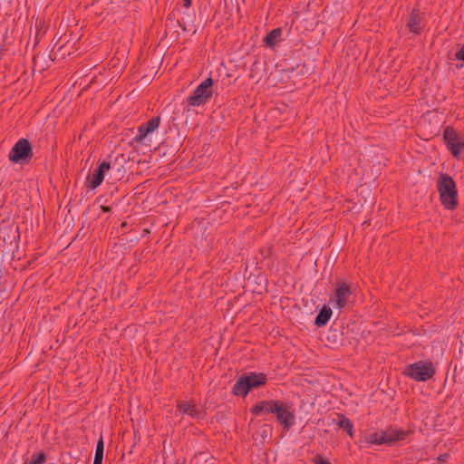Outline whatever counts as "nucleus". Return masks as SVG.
<instances>
[{
	"label": "nucleus",
	"mask_w": 464,
	"mask_h": 464,
	"mask_svg": "<svg viewBox=\"0 0 464 464\" xmlns=\"http://www.w3.org/2000/svg\"><path fill=\"white\" fill-rule=\"evenodd\" d=\"M277 402L278 401L273 400L260 401L250 409V412L254 415H259L262 412L274 413L278 411Z\"/></svg>",
	"instance_id": "obj_13"
},
{
	"label": "nucleus",
	"mask_w": 464,
	"mask_h": 464,
	"mask_svg": "<svg viewBox=\"0 0 464 464\" xmlns=\"http://www.w3.org/2000/svg\"><path fill=\"white\" fill-rule=\"evenodd\" d=\"M262 429V437L265 438L267 436L268 432L271 431V429L268 425H265Z\"/></svg>",
	"instance_id": "obj_22"
},
{
	"label": "nucleus",
	"mask_w": 464,
	"mask_h": 464,
	"mask_svg": "<svg viewBox=\"0 0 464 464\" xmlns=\"http://www.w3.org/2000/svg\"><path fill=\"white\" fill-rule=\"evenodd\" d=\"M266 381V377L264 373L252 372L240 376L233 386V393L237 396L246 397L251 389L264 385Z\"/></svg>",
	"instance_id": "obj_2"
},
{
	"label": "nucleus",
	"mask_w": 464,
	"mask_h": 464,
	"mask_svg": "<svg viewBox=\"0 0 464 464\" xmlns=\"http://www.w3.org/2000/svg\"><path fill=\"white\" fill-rule=\"evenodd\" d=\"M111 169V164L107 161H102L97 167L92 174H90L87 178L88 188L95 189L103 181L105 173Z\"/></svg>",
	"instance_id": "obj_10"
},
{
	"label": "nucleus",
	"mask_w": 464,
	"mask_h": 464,
	"mask_svg": "<svg viewBox=\"0 0 464 464\" xmlns=\"http://www.w3.org/2000/svg\"><path fill=\"white\" fill-rule=\"evenodd\" d=\"M332 315V310L330 307L324 305L315 317L314 324L321 327L327 324Z\"/></svg>",
	"instance_id": "obj_15"
},
{
	"label": "nucleus",
	"mask_w": 464,
	"mask_h": 464,
	"mask_svg": "<svg viewBox=\"0 0 464 464\" xmlns=\"http://www.w3.org/2000/svg\"><path fill=\"white\" fill-rule=\"evenodd\" d=\"M437 189L441 204L447 209H455L458 206V191L455 181L446 173H441L437 180Z\"/></svg>",
	"instance_id": "obj_1"
},
{
	"label": "nucleus",
	"mask_w": 464,
	"mask_h": 464,
	"mask_svg": "<svg viewBox=\"0 0 464 464\" xmlns=\"http://www.w3.org/2000/svg\"><path fill=\"white\" fill-rule=\"evenodd\" d=\"M102 210L104 212H108L110 210V208L109 207H102Z\"/></svg>",
	"instance_id": "obj_27"
},
{
	"label": "nucleus",
	"mask_w": 464,
	"mask_h": 464,
	"mask_svg": "<svg viewBox=\"0 0 464 464\" xmlns=\"http://www.w3.org/2000/svg\"><path fill=\"white\" fill-rule=\"evenodd\" d=\"M160 123V117L156 116L150 119L147 122L138 127V134L133 138V141L139 144L144 143L146 137L157 130Z\"/></svg>",
	"instance_id": "obj_9"
},
{
	"label": "nucleus",
	"mask_w": 464,
	"mask_h": 464,
	"mask_svg": "<svg viewBox=\"0 0 464 464\" xmlns=\"http://www.w3.org/2000/svg\"><path fill=\"white\" fill-rule=\"evenodd\" d=\"M455 57H456L457 60L464 62V44L456 53Z\"/></svg>",
	"instance_id": "obj_20"
},
{
	"label": "nucleus",
	"mask_w": 464,
	"mask_h": 464,
	"mask_svg": "<svg viewBox=\"0 0 464 464\" xmlns=\"http://www.w3.org/2000/svg\"><path fill=\"white\" fill-rule=\"evenodd\" d=\"M353 287L351 284L339 281L334 285V291L330 298V302L334 307L343 309L352 304V295Z\"/></svg>",
	"instance_id": "obj_5"
},
{
	"label": "nucleus",
	"mask_w": 464,
	"mask_h": 464,
	"mask_svg": "<svg viewBox=\"0 0 464 464\" xmlns=\"http://www.w3.org/2000/svg\"><path fill=\"white\" fill-rule=\"evenodd\" d=\"M184 1V6L186 8H188L191 5V0H183Z\"/></svg>",
	"instance_id": "obj_25"
},
{
	"label": "nucleus",
	"mask_w": 464,
	"mask_h": 464,
	"mask_svg": "<svg viewBox=\"0 0 464 464\" xmlns=\"http://www.w3.org/2000/svg\"><path fill=\"white\" fill-rule=\"evenodd\" d=\"M104 452V443L102 438H101L96 445L94 459H102Z\"/></svg>",
	"instance_id": "obj_18"
},
{
	"label": "nucleus",
	"mask_w": 464,
	"mask_h": 464,
	"mask_svg": "<svg viewBox=\"0 0 464 464\" xmlns=\"http://www.w3.org/2000/svg\"><path fill=\"white\" fill-rule=\"evenodd\" d=\"M448 458H449V454H442L438 458V460L446 461Z\"/></svg>",
	"instance_id": "obj_24"
},
{
	"label": "nucleus",
	"mask_w": 464,
	"mask_h": 464,
	"mask_svg": "<svg viewBox=\"0 0 464 464\" xmlns=\"http://www.w3.org/2000/svg\"><path fill=\"white\" fill-rule=\"evenodd\" d=\"M281 34H282V30L280 28L273 29L264 38V44L266 46L273 48L278 43L279 38L281 37Z\"/></svg>",
	"instance_id": "obj_16"
},
{
	"label": "nucleus",
	"mask_w": 464,
	"mask_h": 464,
	"mask_svg": "<svg viewBox=\"0 0 464 464\" xmlns=\"http://www.w3.org/2000/svg\"><path fill=\"white\" fill-rule=\"evenodd\" d=\"M178 411L182 414L188 415L193 418H198L200 411L196 408V405L190 401H179L177 405Z\"/></svg>",
	"instance_id": "obj_14"
},
{
	"label": "nucleus",
	"mask_w": 464,
	"mask_h": 464,
	"mask_svg": "<svg viewBox=\"0 0 464 464\" xmlns=\"http://www.w3.org/2000/svg\"><path fill=\"white\" fill-rule=\"evenodd\" d=\"M278 411H274L276 413L278 421L284 425L285 429H288L293 424L294 414L288 411L287 405L282 401L277 402Z\"/></svg>",
	"instance_id": "obj_11"
},
{
	"label": "nucleus",
	"mask_w": 464,
	"mask_h": 464,
	"mask_svg": "<svg viewBox=\"0 0 464 464\" xmlns=\"http://www.w3.org/2000/svg\"><path fill=\"white\" fill-rule=\"evenodd\" d=\"M407 432L398 430H386L384 431L374 432L371 435L370 442L372 444H388L397 440H403Z\"/></svg>",
	"instance_id": "obj_8"
},
{
	"label": "nucleus",
	"mask_w": 464,
	"mask_h": 464,
	"mask_svg": "<svg viewBox=\"0 0 464 464\" xmlns=\"http://www.w3.org/2000/svg\"><path fill=\"white\" fill-rule=\"evenodd\" d=\"M42 24H43V22H42V21H38V20H36V24H35V27H36V30H37L36 35H38V31H40V30H41V28H42Z\"/></svg>",
	"instance_id": "obj_23"
},
{
	"label": "nucleus",
	"mask_w": 464,
	"mask_h": 464,
	"mask_svg": "<svg viewBox=\"0 0 464 464\" xmlns=\"http://www.w3.org/2000/svg\"><path fill=\"white\" fill-rule=\"evenodd\" d=\"M33 157V149L28 140L20 139L11 149L8 159L14 163L27 162Z\"/></svg>",
	"instance_id": "obj_7"
},
{
	"label": "nucleus",
	"mask_w": 464,
	"mask_h": 464,
	"mask_svg": "<svg viewBox=\"0 0 464 464\" xmlns=\"http://www.w3.org/2000/svg\"><path fill=\"white\" fill-rule=\"evenodd\" d=\"M314 464H331L328 460L324 459L322 457L317 456L314 459Z\"/></svg>",
	"instance_id": "obj_21"
},
{
	"label": "nucleus",
	"mask_w": 464,
	"mask_h": 464,
	"mask_svg": "<svg viewBox=\"0 0 464 464\" xmlns=\"http://www.w3.org/2000/svg\"><path fill=\"white\" fill-rule=\"evenodd\" d=\"M436 372L431 362L419 361L410 364L404 373L416 382H426L431 379Z\"/></svg>",
	"instance_id": "obj_4"
},
{
	"label": "nucleus",
	"mask_w": 464,
	"mask_h": 464,
	"mask_svg": "<svg viewBox=\"0 0 464 464\" xmlns=\"http://www.w3.org/2000/svg\"><path fill=\"white\" fill-rule=\"evenodd\" d=\"M443 140L455 159L464 158V136L458 133L453 127L447 126L443 130Z\"/></svg>",
	"instance_id": "obj_3"
},
{
	"label": "nucleus",
	"mask_w": 464,
	"mask_h": 464,
	"mask_svg": "<svg viewBox=\"0 0 464 464\" xmlns=\"http://www.w3.org/2000/svg\"><path fill=\"white\" fill-rule=\"evenodd\" d=\"M46 459L44 453H40L39 455L32 456L31 460L28 464H43Z\"/></svg>",
	"instance_id": "obj_19"
},
{
	"label": "nucleus",
	"mask_w": 464,
	"mask_h": 464,
	"mask_svg": "<svg viewBox=\"0 0 464 464\" xmlns=\"http://www.w3.org/2000/svg\"><path fill=\"white\" fill-rule=\"evenodd\" d=\"M424 27L423 15L418 10L413 9L407 22V28L411 33L420 34Z\"/></svg>",
	"instance_id": "obj_12"
},
{
	"label": "nucleus",
	"mask_w": 464,
	"mask_h": 464,
	"mask_svg": "<svg viewBox=\"0 0 464 464\" xmlns=\"http://www.w3.org/2000/svg\"><path fill=\"white\" fill-rule=\"evenodd\" d=\"M212 78L208 77L205 79L201 83L198 84L192 94L188 98V104L193 107L204 105L212 96Z\"/></svg>",
	"instance_id": "obj_6"
},
{
	"label": "nucleus",
	"mask_w": 464,
	"mask_h": 464,
	"mask_svg": "<svg viewBox=\"0 0 464 464\" xmlns=\"http://www.w3.org/2000/svg\"><path fill=\"white\" fill-rule=\"evenodd\" d=\"M92 464H102V459H98V458H97V459H94V460H93V463H92Z\"/></svg>",
	"instance_id": "obj_26"
},
{
	"label": "nucleus",
	"mask_w": 464,
	"mask_h": 464,
	"mask_svg": "<svg viewBox=\"0 0 464 464\" xmlns=\"http://www.w3.org/2000/svg\"><path fill=\"white\" fill-rule=\"evenodd\" d=\"M337 425L344 430L350 436H353V423L352 421L343 415L338 416Z\"/></svg>",
	"instance_id": "obj_17"
}]
</instances>
